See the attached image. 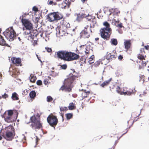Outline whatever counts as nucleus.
Returning <instances> with one entry per match:
<instances>
[{"mask_svg":"<svg viewBox=\"0 0 149 149\" xmlns=\"http://www.w3.org/2000/svg\"><path fill=\"white\" fill-rule=\"evenodd\" d=\"M78 77L70 73L67 79H65L64 82V85L61 86L60 90L62 91L65 90L69 92L71 91L72 85L74 80L77 79Z\"/></svg>","mask_w":149,"mask_h":149,"instance_id":"1","label":"nucleus"},{"mask_svg":"<svg viewBox=\"0 0 149 149\" xmlns=\"http://www.w3.org/2000/svg\"><path fill=\"white\" fill-rule=\"evenodd\" d=\"M67 68V65L66 64H63L61 65V69L65 70Z\"/></svg>","mask_w":149,"mask_h":149,"instance_id":"41","label":"nucleus"},{"mask_svg":"<svg viewBox=\"0 0 149 149\" xmlns=\"http://www.w3.org/2000/svg\"><path fill=\"white\" fill-rule=\"evenodd\" d=\"M53 100V98L50 96H47V101L48 102H51Z\"/></svg>","mask_w":149,"mask_h":149,"instance_id":"36","label":"nucleus"},{"mask_svg":"<svg viewBox=\"0 0 149 149\" xmlns=\"http://www.w3.org/2000/svg\"><path fill=\"white\" fill-rule=\"evenodd\" d=\"M11 60L12 63L16 66H21L22 65L21 59L19 58L12 57Z\"/></svg>","mask_w":149,"mask_h":149,"instance_id":"15","label":"nucleus"},{"mask_svg":"<svg viewBox=\"0 0 149 149\" xmlns=\"http://www.w3.org/2000/svg\"><path fill=\"white\" fill-rule=\"evenodd\" d=\"M117 56L116 51L113 50L108 52L106 54L105 57L106 59L109 61L115 60Z\"/></svg>","mask_w":149,"mask_h":149,"instance_id":"9","label":"nucleus"},{"mask_svg":"<svg viewBox=\"0 0 149 149\" xmlns=\"http://www.w3.org/2000/svg\"><path fill=\"white\" fill-rule=\"evenodd\" d=\"M93 94V92L91 91H87L85 90L82 93L81 97L82 99L86 97L88 98V100L89 101L91 98Z\"/></svg>","mask_w":149,"mask_h":149,"instance_id":"12","label":"nucleus"},{"mask_svg":"<svg viewBox=\"0 0 149 149\" xmlns=\"http://www.w3.org/2000/svg\"><path fill=\"white\" fill-rule=\"evenodd\" d=\"M36 77L34 75L31 74L30 77V80L31 82L34 83L35 82L36 80Z\"/></svg>","mask_w":149,"mask_h":149,"instance_id":"31","label":"nucleus"},{"mask_svg":"<svg viewBox=\"0 0 149 149\" xmlns=\"http://www.w3.org/2000/svg\"><path fill=\"white\" fill-rule=\"evenodd\" d=\"M37 58H38V60H39V61H40L41 62H42V61H41V60L40 59H39V58H38V55H37Z\"/></svg>","mask_w":149,"mask_h":149,"instance_id":"55","label":"nucleus"},{"mask_svg":"<svg viewBox=\"0 0 149 149\" xmlns=\"http://www.w3.org/2000/svg\"><path fill=\"white\" fill-rule=\"evenodd\" d=\"M47 17L48 21L52 22L61 19L63 17V15L58 12H53L49 13Z\"/></svg>","mask_w":149,"mask_h":149,"instance_id":"7","label":"nucleus"},{"mask_svg":"<svg viewBox=\"0 0 149 149\" xmlns=\"http://www.w3.org/2000/svg\"><path fill=\"white\" fill-rule=\"evenodd\" d=\"M47 120L49 125L52 127H55L58 122L56 116L53 115H49L47 118Z\"/></svg>","mask_w":149,"mask_h":149,"instance_id":"8","label":"nucleus"},{"mask_svg":"<svg viewBox=\"0 0 149 149\" xmlns=\"http://www.w3.org/2000/svg\"><path fill=\"white\" fill-rule=\"evenodd\" d=\"M96 23V19H91V20L87 22V25L86 27L91 29L92 28H94Z\"/></svg>","mask_w":149,"mask_h":149,"instance_id":"19","label":"nucleus"},{"mask_svg":"<svg viewBox=\"0 0 149 149\" xmlns=\"http://www.w3.org/2000/svg\"><path fill=\"white\" fill-rule=\"evenodd\" d=\"M2 98L6 99L8 97V94H6V93H4L3 95H2L1 96Z\"/></svg>","mask_w":149,"mask_h":149,"instance_id":"40","label":"nucleus"},{"mask_svg":"<svg viewBox=\"0 0 149 149\" xmlns=\"http://www.w3.org/2000/svg\"><path fill=\"white\" fill-rule=\"evenodd\" d=\"M30 121L31 124L30 126L33 129L36 130V129H39L42 127L40 117L37 118L34 115L31 117Z\"/></svg>","mask_w":149,"mask_h":149,"instance_id":"3","label":"nucleus"},{"mask_svg":"<svg viewBox=\"0 0 149 149\" xmlns=\"http://www.w3.org/2000/svg\"><path fill=\"white\" fill-rule=\"evenodd\" d=\"M116 91L118 93L120 94H123V92L121 91V90L120 87L118 86H117L116 88Z\"/></svg>","mask_w":149,"mask_h":149,"instance_id":"34","label":"nucleus"},{"mask_svg":"<svg viewBox=\"0 0 149 149\" xmlns=\"http://www.w3.org/2000/svg\"><path fill=\"white\" fill-rule=\"evenodd\" d=\"M37 84L38 85H40L42 84V81L40 80H38L36 82Z\"/></svg>","mask_w":149,"mask_h":149,"instance_id":"44","label":"nucleus"},{"mask_svg":"<svg viewBox=\"0 0 149 149\" xmlns=\"http://www.w3.org/2000/svg\"><path fill=\"white\" fill-rule=\"evenodd\" d=\"M1 29H0V33H1Z\"/></svg>","mask_w":149,"mask_h":149,"instance_id":"63","label":"nucleus"},{"mask_svg":"<svg viewBox=\"0 0 149 149\" xmlns=\"http://www.w3.org/2000/svg\"><path fill=\"white\" fill-rule=\"evenodd\" d=\"M111 43L112 44L114 45H116L118 44V41L117 39L114 38H112L111 39Z\"/></svg>","mask_w":149,"mask_h":149,"instance_id":"33","label":"nucleus"},{"mask_svg":"<svg viewBox=\"0 0 149 149\" xmlns=\"http://www.w3.org/2000/svg\"><path fill=\"white\" fill-rule=\"evenodd\" d=\"M13 114V111L12 110H8V111L7 115L6 114L4 116V119L5 121L8 123L12 122L13 120L12 116Z\"/></svg>","mask_w":149,"mask_h":149,"instance_id":"11","label":"nucleus"},{"mask_svg":"<svg viewBox=\"0 0 149 149\" xmlns=\"http://www.w3.org/2000/svg\"><path fill=\"white\" fill-rule=\"evenodd\" d=\"M145 48L147 50H149V45H147L145 46Z\"/></svg>","mask_w":149,"mask_h":149,"instance_id":"51","label":"nucleus"},{"mask_svg":"<svg viewBox=\"0 0 149 149\" xmlns=\"http://www.w3.org/2000/svg\"><path fill=\"white\" fill-rule=\"evenodd\" d=\"M33 10L35 12H37L38 11V8L35 6H34L33 8Z\"/></svg>","mask_w":149,"mask_h":149,"instance_id":"46","label":"nucleus"},{"mask_svg":"<svg viewBox=\"0 0 149 149\" xmlns=\"http://www.w3.org/2000/svg\"><path fill=\"white\" fill-rule=\"evenodd\" d=\"M124 45L126 52H127L128 50L132 51V42L130 40H124Z\"/></svg>","mask_w":149,"mask_h":149,"instance_id":"13","label":"nucleus"},{"mask_svg":"<svg viewBox=\"0 0 149 149\" xmlns=\"http://www.w3.org/2000/svg\"><path fill=\"white\" fill-rule=\"evenodd\" d=\"M111 80V78H110L107 80H106L103 82L101 85V86L102 87H104V86H107L108 85Z\"/></svg>","mask_w":149,"mask_h":149,"instance_id":"24","label":"nucleus"},{"mask_svg":"<svg viewBox=\"0 0 149 149\" xmlns=\"http://www.w3.org/2000/svg\"><path fill=\"white\" fill-rule=\"evenodd\" d=\"M125 134V133H124V134H123L121 136H120V137H121V136H123V135Z\"/></svg>","mask_w":149,"mask_h":149,"instance_id":"60","label":"nucleus"},{"mask_svg":"<svg viewBox=\"0 0 149 149\" xmlns=\"http://www.w3.org/2000/svg\"><path fill=\"white\" fill-rule=\"evenodd\" d=\"M109 11L111 12L110 15L111 14H113L114 15H118V14L120 13V11L117 8H111L109 10Z\"/></svg>","mask_w":149,"mask_h":149,"instance_id":"22","label":"nucleus"},{"mask_svg":"<svg viewBox=\"0 0 149 149\" xmlns=\"http://www.w3.org/2000/svg\"><path fill=\"white\" fill-rule=\"evenodd\" d=\"M103 25L105 27L100 30L101 37L104 40H109L111 34V29L110 27V24L107 21L104 22Z\"/></svg>","mask_w":149,"mask_h":149,"instance_id":"2","label":"nucleus"},{"mask_svg":"<svg viewBox=\"0 0 149 149\" xmlns=\"http://www.w3.org/2000/svg\"><path fill=\"white\" fill-rule=\"evenodd\" d=\"M100 64V61H97L95 63L94 65L95 66H98Z\"/></svg>","mask_w":149,"mask_h":149,"instance_id":"45","label":"nucleus"},{"mask_svg":"<svg viewBox=\"0 0 149 149\" xmlns=\"http://www.w3.org/2000/svg\"><path fill=\"white\" fill-rule=\"evenodd\" d=\"M18 38V40H19V41H21V39L19 37Z\"/></svg>","mask_w":149,"mask_h":149,"instance_id":"56","label":"nucleus"},{"mask_svg":"<svg viewBox=\"0 0 149 149\" xmlns=\"http://www.w3.org/2000/svg\"><path fill=\"white\" fill-rule=\"evenodd\" d=\"M81 0L83 3H84L85 1H87V0Z\"/></svg>","mask_w":149,"mask_h":149,"instance_id":"53","label":"nucleus"},{"mask_svg":"<svg viewBox=\"0 0 149 149\" xmlns=\"http://www.w3.org/2000/svg\"><path fill=\"white\" fill-rule=\"evenodd\" d=\"M140 78H141V79L142 78L143 79V83L145 82L144 79L145 78V76L144 75H141V76H140Z\"/></svg>","mask_w":149,"mask_h":149,"instance_id":"48","label":"nucleus"},{"mask_svg":"<svg viewBox=\"0 0 149 149\" xmlns=\"http://www.w3.org/2000/svg\"><path fill=\"white\" fill-rule=\"evenodd\" d=\"M92 32V31L90 29L85 26L84 30L81 33V35L84 38H88L90 36V35L89 31Z\"/></svg>","mask_w":149,"mask_h":149,"instance_id":"14","label":"nucleus"},{"mask_svg":"<svg viewBox=\"0 0 149 149\" xmlns=\"http://www.w3.org/2000/svg\"><path fill=\"white\" fill-rule=\"evenodd\" d=\"M1 98H2V97H1V96H0V99H1Z\"/></svg>","mask_w":149,"mask_h":149,"instance_id":"61","label":"nucleus"},{"mask_svg":"<svg viewBox=\"0 0 149 149\" xmlns=\"http://www.w3.org/2000/svg\"><path fill=\"white\" fill-rule=\"evenodd\" d=\"M140 53L137 55V57L141 61H142L143 60H145V58L146 57V56H144L143 55V54L142 53L143 52H144V54H145V52L144 51V48H141L140 50Z\"/></svg>","mask_w":149,"mask_h":149,"instance_id":"18","label":"nucleus"},{"mask_svg":"<svg viewBox=\"0 0 149 149\" xmlns=\"http://www.w3.org/2000/svg\"><path fill=\"white\" fill-rule=\"evenodd\" d=\"M90 47H91L89 46L86 47L85 48L86 50L85 51L86 55L89 54L90 51H91V49H90Z\"/></svg>","mask_w":149,"mask_h":149,"instance_id":"30","label":"nucleus"},{"mask_svg":"<svg viewBox=\"0 0 149 149\" xmlns=\"http://www.w3.org/2000/svg\"><path fill=\"white\" fill-rule=\"evenodd\" d=\"M99 40V38H95V41L98 40Z\"/></svg>","mask_w":149,"mask_h":149,"instance_id":"54","label":"nucleus"},{"mask_svg":"<svg viewBox=\"0 0 149 149\" xmlns=\"http://www.w3.org/2000/svg\"><path fill=\"white\" fill-rule=\"evenodd\" d=\"M28 14H26V13H24L23 14L22 16H21L20 17V18H21V19L24 18V17H25L26 15H27Z\"/></svg>","mask_w":149,"mask_h":149,"instance_id":"49","label":"nucleus"},{"mask_svg":"<svg viewBox=\"0 0 149 149\" xmlns=\"http://www.w3.org/2000/svg\"><path fill=\"white\" fill-rule=\"evenodd\" d=\"M11 98L13 100H19V96L15 92L12 94Z\"/></svg>","mask_w":149,"mask_h":149,"instance_id":"25","label":"nucleus"},{"mask_svg":"<svg viewBox=\"0 0 149 149\" xmlns=\"http://www.w3.org/2000/svg\"><path fill=\"white\" fill-rule=\"evenodd\" d=\"M44 84L45 85H48L49 84V83L48 81V79H45L44 81Z\"/></svg>","mask_w":149,"mask_h":149,"instance_id":"47","label":"nucleus"},{"mask_svg":"<svg viewBox=\"0 0 149 149\" xmlns=\"http://www.w3.org/2000/svg\"><path fill=\"white\" fill-rule=\"evenodd\" d=\"M31 99H34L36 95V93L35 91H32L30 92L29 94Z\"/></svg>","mask_w":149,"mask_h":149,"instance_id":"28","label":"nucleus"},{"mask_svg":"<svg viewBox=\"0 0 149 149\" xmlns=\"http://www.w3.org/2000/svg\"><path fill=\"white\" fill-rule=\"evenodd\" d=\"M45 49L47 51L48 53H52V50L51 48H49L48 47H47L45 48Z\"/></svg>","mask_w":149,"mask_h":149,"instance_id":"39","label":"nucleus"},{"mask_svg":"<svg viewBox=\"0 0 149 149\" xmlns=\"http://www.w3.org/2000/svg\"><path fill=\"white\" fill-rule=\"evenodd\" d=\"M0 45L8 47H10V46L7 43H6V42L3 39V38L0 35Z\"/></svg>","mask_w":149,"mask_h":149,"instance_id":"21","label":"nucleus"},{"mask_svg":"<svg viewBox=\"0 0 149 149\" xmlns=\"http://www.w3.org/2000/svg\"><path fill=\"white\" fill-rule=\"evenodd\" d=\"M65 50H61L56 52L55 54V57L62 60Z\"/></svg>","mask_w":149,"mask_h":149,"instance_id":"17","label":"nucleus"},{"mask_svg":"<svg viewBox=\"0 0 149 149\" xmlns=\"http://www.w3.org/2000/svg\"><path fill=\"white\" fill-rule=\"evenodd\" d=\"M29 38H28V39L29 40V39L30 40H31V39L32 40V39H33L34 35H32L31 33H29Z\"/></svg>","mask_w":149,"mask_h":149,"instance_id":"42","label":"nucleus"},{"mask_svg":"<svg viewBox=\"0 0 149 149\" xmlns=\"http://www.w3.org/2000/svg\"><path fill=\"white\" fill-rule=\"evenodd\" d=\"M82 46H83V47H84V45L81 46V47H82Z\"/></svg>","mask_w":149,"mask_h":149,"instance_id":"62","label":"nucleus"},{"mask_svg":"<svg viewBox=\"0 0 149 149\" xmlns=\"http://www.w3.org/2000/svg\"><path fill=\"white\" fill-rule=\"evenodd\" d=\"M79 57V55L74 53L65 50L62 60L67 61H72L77 60Z\"/></svg>","mask_w":149,"mask_h":149,"instance_id":"4","label":"nucleus"},{"mask_svg":"<svg viewBox=\"0 0 149 149\" xmlns=\"http://www.w3.org/2000/svg\"><path fill=\"white\" fill-rule=\"evenodd\" d=\"M21 22L23 25L26 29L30 30L33 28V24L28 19H21Z\"/></svg>","mask_w":149,"mask_h":149,"instance_id":"10","label":"nucleus"},{"mask_svg":"<svg viewBox=\"0 0 149 149\" xmlns=\"http://www.w3.org/2000/svg\"><path fill=\"white\" fill-rule=\"evenodd\" d=\"M2 137L0 135V140H1L2 139Z\"/></svg>","mask_w":149,"mask_h":149,"instance_id":"59","label":"nucleus"},{"mask_svg":"<svg viewBox=\"0 0 149 149\" xmlns=\"http://www.w3.org/2000/svg\"><path fill=\"white\" fill-rule=\"evenodd\" d=\"M146 61H142L141 62V65H139V68L140 70L141 69H143L144 67H146Z\"/></svg>","mask_w":149,"mask_h":149,"instance_id":"27","label":"nucleus"},{"mask_svg":"<svg viewBox=\"0 0 149 149\" xmlns=\"http://www.w3.org/2000/svg\"><path fill=\"white\" fill-rule=\"evenodd\" d=\"M69 110H72L76 109V106L75 103L72 102L69 104L68 107Z\"/></svg>","mask_w":149,"mask_h":149,"instance_id":"26","label":"nucleus"},{"mask_svg":"<svg viewBox=\"0 0 149 149\" xmlns=\"http://www.w3.org/2000/svg\"><path fill=\"white\" fill-rule=\"evenodd\" d=\"M61 111H65L68 110L67 108L66 107H61L60 108Z\"/></svg>","mask_w":149,"mask_h":149,"instance_id":"38","label":"nucleus"},{"mask_svg":"<svg viewBox=\"0 0 149 149\" xmlns=\"http://www.w3.org/2000/svg\"><path fill=\"white\" fill-rule=\"evenodd\" d=\"M88 63L91 64L93 63L94 61V55L91 56L88 59Z\"/></svg>","mask_w":149,"mask_h":149,"instance_id":"29","label":"nucleus"},{"mask_svg":"<svg viewBox=\"0 0 149 149\" xmlns=\"http://www.w3.org/2000/svg\"><path fill=\"white\" fill-rule=\"evenodd\" d=\"M148 80H149V77L148 78Z\"/></svg>","mask_w":149,"mask_h":149,"instance_id":"64","label":"nucleus"},{"mask_svg":"<svg viewBox=\"0 0 149 149\" xmlns=\"http://www.w3.org/2000/svg\"><path fill=\"white\" fill-rule=\"evenodd\" d=\"M116 27L119 28L117 29V31H118L119 33L122 34L123 33V31L120 29L123 28V29L124 28V27L123 25V24L120 23L116 25Z\"/></svg>","mask_w":149,"mask_h":149,"instance_id":"23","label":"nucleus"},{"mask_svg":"<svg viewBox=\"0 0 149 149\" xmlns=\"http://www.w3.org/2000/svg\"><path fill=\"white\" fill-rule=\"evenodd\" d=\"M123 58V56L122 55H120L119 56H118V59L119 60H121Z\"/></svg>","mask_w":149,"mask_h":149,"instance_id":"50","label":"nucleus"},{"mask_svg":"<svg viewBox=\"0 0 149 149\" xmlns=\"http://www.w3.org/2000/svg\"><path fill=\"white\" fill-rule=\"evenodd\" d=\"M6 38L10 41H13L15 38L16 34L13 29V27H10L6 29L3 33Z\"/></svg>","mask_w":149,"mask_h":149,"instance_id":"5","label":"nucleus"},{"mask_svg":"<svg viewBox=\"0 0 149 149\" xmlns=\"http://www.w3.org/2000/svg\"><path fill=\"white\" fill-rule=\"evenodd\" d=\"M49 3H48V4L49 5H53V4L54 5H55L56 4V3L55 2H54L52 1H49V0H48V2Z\"/></svg>","mask_w":149,"mask_h":149,"instance_id":"43","label":"nucleus"},{"mask_svg":"<svg viewBox=\"0 0 149 149\" xmlns=\"http://www.w3.org/2000/svg\"><path fill=\"white\" fill-rule=\"evenodd\" d=\"M66 118L69 120L72 118L73 116V114L72 113H68L65 114Z\"/></svg>","mask_w":149,"mask_h":149,"instance_id":"35","label":"nucleus"},{"mask_svg":"<svg viewBox=\"0 0 149 149\" xmlns=\"http://www.w3.org/2000/svg\"><path fill=\"white\" fill-rule=\"evenodd\" d=\"M14 129L12 126H9L6 127L5 129V138L7 140H11L15 135Z\"/></svg>","mask_w":149,"mask_h":149,"instance_id":"6","label":"nucleus"},{"mask_svg":"<svg viewBox=\"0 0 149 149\" xmlns=\"http://www.w3.org/2000/svg\"><path fill=\"white\" fill-rule=\"evenodd\" d=\"M25 91H26V92L27 93V90H24V92H25Z\"/></svg>","mask_w":149,"mask_h":149,"instance_id":"58","label":"nucleus"},{"mask_svg":"<svg viewBox=\"0 0 149 149\" xmlns=\"http://www.w3.org/2000/svg\"><path fill=\"white\" fill-rule=\"evenodd\" d=\"M89 15V13L77 14L75 15L77 16L76 20L78 22L81 21L82 19Z\"/></svg>","mask_w":149,"mask_h":149,"instance_id":"16","label":"nucleus"},{"mask_svg":"<svg viewBox=\"0 0 149 149\" xmlns=\"http://www.w3.org/2000/svg\"><path fill=\"white\" fill-rule=\"evenodd\" d=\"M70 4V2L66 0L63 2L61 5V7L62 8L65 9L69 8Z\"/></svg>","mask_w":149,"mask_h":149,"instance_id":"20","label":"nucleus"},{"mask_svg":"<svg viewBox=\"0 0 149 149\" xmlns=\"http://www.w3.org/2000/svg\"><path fill=\"white\" fill-rule=\"evenodd\" d=\"M86 18V19L87 20L88 22L91 21V19H95V18H92V16L91 15H90L89 14V15L87 16Z\"/></svg>","mask_w":149,"mask_h":149,"instance_id":"37","label":"nucleus"},{"mask_svg":"<svg viewBox=\"0 0 149 149\" xmlns=\"http://www.w3.org/2000/svg\"><path fill=\"white\" fill-rule=\"evenodd\" d=\"M60 114H61V117L62 118V119H63L62 121H63L64 120V117H63V114H62V113H60Z\"/></svg>","mask_w":149,"mask_h":149,"instance_id":"52","label":"nucleus"},{"mask_svg":"<svg viewBox=\"0 0 149 149\" xmlns=\"http://www.w3.org/2000/svg\"><path fill=\"white\" fill-rule=\"evenodd\" d=\"M133 93V90H130L129 91H127L125 92H123V93L125 95H130Z\"/></svg>","mask_w":149,"mask_h":149,"instance_id":"32","label":"nucleus"},{"mask_svg":"<svg viewBox=\"0 0 149 149\" xmlns=\"http://www.w3.org/2000/svg\"><path fill=\"white\" fill-rule=\"evenodd\" d=\"M43 33H42L40 35V36L41 37H42V36H43Z\"/></svg>","mask_w":149,"mask_h":149,"instance_id":"57","label":"nucleus"}]
</instances>
